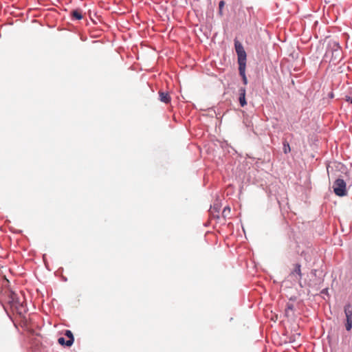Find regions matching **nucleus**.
<instances>
[{"mask_svg":"<svg viewBox=\"0 0 352 352\" xmlns=\"http://www.w3.org/2000/svg\"><path fill=\"white\" fill-rule=\"evenodd\" d=\"M330 53L331 54V58H333V60H336L341 56V50L337 46L336 49L327 52L326 56L327 57Z\"/></svg>","mask_w":352,"mask_h":352,"instance_id":"nucleus-5","label":"nucleus"},{"mask_svg":"<svg viewBox=\"0 0 352 352\" xmlns=\"http://www.w3.org/2000/svg\"><path fill=\"white\" fill-rule=\"evenodd\" d=\"M335 194L339 197L346 195V183L342 179H337L333 186Z\"/></svg>","mask_w":352,"mask_h":352,"instance_id":"nucleus-1","label":"nucleus"},{"mask_svg":"<svg viewBox=\"0 0 352 352\" xmlns=\"http://www.w3.org/2000/svg\"><path fill=\"white\" fill-rule=\"evenodd\" d=\"M16 295L14 294H12V305L15 306L16 308L19 309V307L23 306V302H20L18 299L15 298Z\"/></svg>","mask_w":352,"mask_h":352,"instance_id":"nucleus-12","label":"nucleus"},{"mask_svg":"<svg viewBox=\"0 0 352 352\" xmlns=\"http://www.w3.org/2000/svg\"><path fill=\"white\" fill-rule=\"evenodd\" d=\"M65 336L68 338L67 343V346H71L73 344L74 340L72 332L70 330H66Z\"/></svg>","mask_w":352,"mask_h":352,"instance_id":"nucleus-9","label":"nucleus"},{"mask_svg":"<svg viewBox=\"0 0 352 352\" xmlns=\"http://www.w3.org/2000/svg\"><path fill=\"white\" fill-rule=\"evenodd\" d=\"M225 5V3L223 1H221L219 3V13L221 14H222V9L223 8Z\"/></svg>","mask_w":352,"mask_h":352,"instance_id":"nucleus-16","label":"nucleus"},{"mask_svg":"<svg viewBox=\"0 0 352 352\" xmlns=\"http://www.w3.org/2000/svg\"><path fill=\"white\" fill-rule=\"evenodd\" d=\"M285 316L287 317H292L294 314V305L293 303L288 302L285 307Z\"/></svg>","mask_w":352,"mask_h":352,"instance_id":"nucleus-7","label":"nucleus"},{"mask_svg":"<svg viewBox=\"0 0 352 352\" xmlns=\"http://www.w3.org/2000/svg\"><path fill=\"white\" fill-rule=\"evenodd\" d=\"M71 14H72V17L75 19L80 20L82 18V12L79 10H72L71 12Z\"/></svg>","mask_w":352,"mask_h":352,"instance_id":"nucleus-11","label":"nucleus"},{"mask_svg":"<svg viewBox=\"0 0 352 352\" xmlns=\"http://www.w3.org/2000/svg\"><path fill=\"white\" fill-rule=\"evenodd\" d=\"M344 314L346 316V322L345 324L346 329L350 331L352 328V309L351 305L348 304L344 307Z\"/></svg>","mask_w":352,"mask_h":352,"instance_id":"nucleus-3","label":"nucleus"},{"mask_svg":"<svg viewBox=\"0 0 352 352\" xmlns=\"http://www.w3.org/2000/svg\"><path fill=\"white\" fill-rule=\"evenodd\" d=\"M230 208L229 207H225L222 212V216L224 218H226L227 216H228L230 214Z\"/></svg>","mask_w":352,"mask_h":352,"instance_id":"nucleus-14","label":"nucleus"},{"mask_svg":"<svg viewBox=\"0 0 352 352\" xmlns=\"http://www.w3.org/2000/svg\"><path fill=\"white\" fill-rule=\"evenodd\" d=\"M235 50L238 56L239 65H246V52L242 44L238 41L234 42Z\"/></svg>","mask_w":352,"mask_h":352,"instance_id":"nucleus-2","label":"nucleus"},{"mask_svg":"<svg viewBox=\"0 0 352 352\" xmlns=\"http://www.w3.org/2000/svg\"><path fill=\"white\" fill-rule=\"evenodd\" d=\"M300 267H301L300 265L298 263H296V264H295L294 268L292 272V274H293V275L295 274H298L299 276V279L302 278V273H301Z\"/></svg>","mask_w":352,"mask_h":352,"instance_id":"nucleus-10","label":"nucleus"},{"mask_svg":"<svg viewBox=\"0 0 352 352\" xmlns=\"http://www.w3.org/2000/svg\"><path fill=\"white\" fill-rule=\"evenodd\" d=\"M160 100L161 102L168 104L170 102V96L168 92L159 91Z\"/></svg>","mask_w":352,"mask_h":352,"instance_id":"nucleus-6","label":"nucleus"},{"mask_svg":"<svg viewBox=\"0 0 352 352\" xmlns=\"http://www.w3.org/2000/svg\"><path fill=\"white\" fill-rule=\"evenodd\" d=\"M291 151L290 146L287 141L283 142V152L285 153H288Z\"/></svg>","mask_w":352,"mask_h":352,"instance_id":"nucleus-13","label":"nucleus"},{"mask_svg":"<svg viewBox=\"0 0 352 352\" xmlns=\"http://www.w3.org/2000/svg\"><path fill=\"white\" fill-rule=\"evenodd\" d=\"M239 103L241 107H244L245 105L247 104L246 100H245V94H246L245 89L244 87H241L239 89Z\"/></svg>","mask_w":352,"mask_h":352,"instance_id":"nucleus-4","label":"nucleus"},{"mask_svg":"<svg viewBox=\"0 0 352 352\" xmlns=\"http://www.w3.org/2000/svg\"><path fill=\"white\" fill-rule=\"evenodd\" d=\"M58 342L62 346H67V340L65 339V338L60 337L58 339Z\"/></svg>","mask_w":352,"mask_h":352,"instance_id":"nucleus-15","label":"nucleus"},{"mask_svg":"<svg viewBox=\"0 0 352 352\" xmlns=\"http://www.w3.org/2000/svg\"><path fill=\"white\" fill-rule=\"evenodd\" d=\"M245 67L246 65H239V74L242 76L243 81L245 85L248 83V80L245 76Z\"/></svg>","mask_w":352,"mask_h":352,"instance_id":"nucleus-8","label":"nucleus"},{"mask_svg":"<svg viewBox=\"0 0 352 352\" xmlns=\"http://www.w3.org/2000/svg\"><path fill=\"white\" fill-rule=\"evenodd\" d=\"M346 100L347 102H349L350 103L352 104V97H350V96H346Z\"/></svg>","mask_w":352,"mask_h":352,"instance_id":"nucleus-17","label":"nucleus"}]
</instances>
